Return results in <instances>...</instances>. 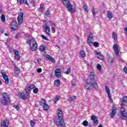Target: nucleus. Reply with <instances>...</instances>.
I'll list each match as a JSON object with an SVG mask.
<instances>
[{"mask_svg": "<svg viewBox=\"0 0 127 127\" xmlns=\"http://www.w3.org/2000/svg\"><path fill=\"white\" fill-rule=\"evenodd\" d=\"M39 50L40 51H41V52H43V51L45 50V45L40 46Z\"/></svg>", "mask_w": 127, "mask_h": 127, "instance_id": "24", "label": "nucleus"}, {"mask_svg": "<svg viewBox=\"0 0 127 127\" xmlns=\"http://www.w3.org/2000/svg\"><path fill=\"white\" fill-rule=\"evenodd\" d=\"M24 2L25 4H26L27 5H29V3H28L27 0H24Z\"/></svg>", "mask_w": 127, "mask_h": 127, "instance_id": "55", "label": "nucleus"}, {"mask_svg": "<svg viewBox=\"0 0 127 127\" xmlns=\"http://www.w3.org/2000/svg\"><path fill=\"white\" fill-rule=\"evenodd\" d=\"M10 28L11 30L13 31H15V30H17V22L15 21H12L10 24Z\"/></svg>", "mask_w": 127, "mask_h": 127, "instance_id": "7", "label": "nucleus"}, {"mask_svg": "<svg viewBox=\"0 0 127 127\" xmlns=\"http://www.w3.org/2000/svg\"><path fill=\"white\" fill-rule=\"evenodd\" d=\"M123 106H125L127 107V96H125L123 97L122 104H121V108L120 109V112L122 115V120H127V111H126V109L125 108L123 107Z\"/></svg>", "mask_w": 127, "mask_h": 127, "instance_id": "3", "label": "nucleus"}, {"mask_svg": "<svg viewBox=\"0 0 127 127\" xmlns=\"http://www.w3.org/2000/svg\"><path fill=\"white\" fill-rule=\"evenodd\" d=\"M113 114H116L117 113V108H116V106H113V107L112 108V112Z\"/></svg>", "mask_w": 127, "mask_h": 127, "instance_id": "28", "label": "nucleus"}, {"mask_svg": "<svg viewBox=\"0 0 127 127\" xmlns=\"http://www.w3.org/2000/svg\"><path fill=\"white\" fill-rule=\"evenodd\" d=\"M17 21L18 25H20L21 23L23 22V13L22 12H20L18 15L17 17Z\"/></svg>", "mask_w": 127, "mask_h": 127, "instance_id": "8", "label": "nucleus"}, {"mask_svg": "<svg viewBox=\"0 0 127 127\" xmlns=\"http://www.w3.org/2000/svg\"><path fill=\"white\" fill-rule=\"evenodd\" d=\"M37 72H38V73H41V72H42V69H41V68H38Z\"/></svg>", "mask_w": 127, "mask_h": 127, "instance_id": "54", "label": "nucleus"}, {"mask_svg": "<svg viewBox=\"0 0 127 127\" xmlns=\"http://www.w3.org/2000/svg\"><path fill=\"white\" fill-rule=\"evenodd\" d=\"M60 99V96H57L54 99V102H55V103H57V102L59 101Z\"/></svg>", "mask_w": 127, "mask_h": 127, "instance_id": "32", "label": "nucleus"}, {"mask_svg": "<svg viewBox=\"0 0 127 127\" xmlns=\"http://www.w3.org/2000/svg\"><path fill=\"white\" fill-rule=\"evenodd\" d=\"M95 55H99L101 54V52L98 53V52H96L95 53Z\"/></svg>", "mask_w": 127, "mask_h": 127, "instance_id": "61", "label": "nucleus"}, {"mask_svg": "<svg viewBox=\"0 0 127 127\" xmlns=\"http://www.w3.org/2000/svg\"><path fill=\"white\" fill-rule=\"evenodd\" d=\"M92 39H90L89 38L87 39V43L90 45V46H92V45H93V42H92Z\"/></svg>", "mask_w": 127, "mask_h": 127, "instance_id": "25", "label": "nucleus"}, {"mask_svg": "<svg viewBox=\"0 0 127 127\" xmlns=\"http://www.w3.org/2000/svg\"><path fill=\"white\" fill-rule=\"evenodd\" d=\"M114 61V59L112 58V57H109L108 58V62L109 63H110V64H112L113 63V61Z\"/></svg>", "mask_w": 127, "mask_h": 127, "instance_id": "33", "label": "nucleus"}, {"mask_svg": "<svg viewBox=\"0 0 127 127\" xmlns=\"http://www.w3.org/2000/svg\"><path fill=\"white\" fill-rule=\"evenodd\" d=\"M18 3L20 4H22L24 3V0H17Z\"/></svg>", "mask_w": 127, "mask_h": 127, "instance_id": "44", "label": "nucleus"}, {"mask_svg": "<svg viewBox=\"0 0 127 127\" xmlns=\"http://www.w3.org/2000/svg\"><path fill=\"white\" fill-rule=\"evenodd\" d=\"M1 74L4 79L5 80V85H8V83L9 82V80H8V76L2 71L1 72Z\"/></svg>", "mask_w": 127, "mask_h": 127, "instance_id": "10", "label": "nucleus"}, {"mask_svg": "<svg viewBox=\"0 0 127 127\" xmlns=\"http://www.w3.org/2000/svg\"><path fill=\"white\" fill-rule=\"evenodd\" d=\"M91 121H93V124H94V126H97L98 124V117L96 116H93L91 117Z\"/></svg>", "mask_w": 127, "mask_h": 127, "instance_id": "14", "label": "nucleus"}, {"mask_svg": "<svg viewBox=\"0 0 127 127\" xmlns=\"http://www.w3.org/2000/svg\"><path fill=\"white\" fill-rule=\"evenodd\" d=\"M13 53H14V54H15V55H18L19 52H18V51H17V50H14Z\"/></svg>", "mask_w": 127, "mask_h": 127, "instance_id": "49", "label": "nucleus"}, {"mask_svg": "<svg viewBox=\"0 0 127 127\" xmlns=\"http://www.w3.org/2000/svg\"><path fill=\"white\" fill-rule=\"evenodd\" d=\"M91 11L93 14V15H96V13H98V12H96L95 11V8H93L92 9H91Z\"/></svg>", "mask_w": 127, "mask_h": 127, "instance_id": "43", "label": "nucleus"}, {"mask_svg": "<svg viewBox=\"0 0 127 127\" xmlns=\"http://www.w3.org/2000/svg\"><path fill=\"white\" fill-rule=\"evenodd\" d=\"M107 17L109 19L113 18V13L110 11H107Z\"/></svg>", "mask_w": 127, "mask_h": 127, "instance_id": "18", "label": "nucleus"}, {"mask_svg": "<svg viewBox=\"0 0 127 127\" xmlns=\"http://www.w3.org/2000/svg\"><path fill=\"white\" fill-rule=\"evenodd\" d=\"M97 68L98 69V70H99V71H100V70H101V69H102V65H101V64H98L97 65Z\"/></svg>", "mask_w": 127, "mask_h": 127, "instance_id": "42", "label": "nucleus"}, {"mask_svg": "<svg viewBox=\"0 0 127 127\" xmlns=\"http://www.w3.org/2000/svg\"><path fill=\"white\" fill-rule=\"evenodd\" d=\"M37 63L39 64L40 63V61H41V59H38L37 60Z\"/></svg>", "mask_w": 127, "mask_h": 127, "instance_id": "59", "label": "nucleus"}, {"mask_svg": "<svg viewBox=\"0 0 127 127\" xmlns=\"http://www.w3.org/2000/svg\"><path fill=\"white\" fill-rule=\"evenodd\" d=\"M43 29L48 35H50V28H49V27L47 26V25H45L44 26Z\"/></svg>", "mask_w": 127, "mask_h": 127, "instance_id": "15", "label": "nucleus"}, {"mask_svg": "<svg viewBox=\"0 0 127 127\" xmlns=\"http://www.w3.org/2000/svg\"><path fill=\"white\" fill-rule=\"evenodd\" d=\"M30 126L31 127H34V122H33L32 121H30Z\"/></svg>", "mask_w": 127, "mask_h": 127, "instance_id": "56", "label": "nucleus"}, {"mask_svg": "<svg viewBox=\"0 0 127 127\" xmlns=\"http://www.w3.org/2000/svg\"><path fill=\"white\" fill-rule=\"evenodd\" d=\"M31 3L33 5V6H35V1L34 0H31Z\"/></svg>", "mask_w": 127, "mask_h": 127, "instance_id": "53", "label": "nucleus"}, {"mask_svg": "<svg viewBox=\"0 0 127 127\" xmlns=\"http://www.w3.org/2000/svg\"><path fill=\"white\" fill-rule=\"evenodd\" d=\"M60 80L59 79L55 80L54 81V84L56 85V86H57V87H59L60 86Z\"/></svg>", "mask_w": 127, "mask_h": 127, "instance_id": "20", "label": "nucleus"}, {"mask_svg": "<svg viewBox=\"0 0 127 127\" xmlns=\"http://www.w3.org/2000/svg\"><path fill=\"white\" fill-rule=\"evenodd\" d=\"M25 37H27V38H28V37H29V35L26 34H25Z\"/></svg>", "mask_w": 127, "mask_h": 127, "instance_id": "62", "label": "nucleus"}, {"mask_svg": "<svg viewBox=\"0 0 127 127\" xmlns=\"http://www.w3.org/2000/svg\"><path fill=\"white\" fill-rule=\"evenodd\" d=\"M82 125L84 127H87V126H88V125H89V122H88V121L85 120V121L83 122Z\"/></svg>", "mask_w": 127, "mask_h": 127, "instance_id": "31", "label": "nucleus"}, {"mask_svg": "<svg viewBox=\"0 0 127 127\" xmlns=\"http://www.w3.org/2000/svg\"><path fill=\"white\" fill-rule=\"evenodd\" d=\"M41 106L42 107V106H44L46 104V101L44 100V99H42L41 101L39 102Z\"/></svg>", "mask_w": 127, "mask_h": 127, "instance_id": "21", "label": "nucleus"}, {"mask_svg": "<svg viewBox=\"0 0 127 127\" xmlns=\"http://www.w3.org/2000/svg\"><path fill=\"white\" fill-rule=\"evenodd\" d=\"M88 38H90V39H93V33H89Z\"/></svg>", "mask_w": 127, "mask_h": 127, "instance_id": "50", "label": "nucleus"}, {"mask_svg": "<svg viewBox=\"0 0 127 127\" xmlns=\"http://www.w3.org/2000/svg\"><path fill=\"white\" fill-rule=\"evenodd\" d=\"M28 97V94L27 93L21 94V95H20V97H21V99H23V100H26V99H27Z\"/></svg>", "mask_w": 127, "mask_h": 127, "instance_id": "17", "label": "nucleus"}, {"mask_svg": "<svg viewBox=\"0 0 127 127\" xmlns=\"http://www.w3.org/2000/svg\"><path fill=\"white\" fill-rule=\"evenodd\" d=\"M55 73H61V68H56L55 70Z\"/></svg>", "mask_w": 127, "mask_h": 127, "instance_id": "39", "label": "nucleus"}, {"mask_svg": "<svg viewBox=\"0 0 127 127\" xmlns=\"http://www.w3.org/2000/svg\"><path fill=\"white\" fill-rule=\"evenodd\" d=\"M124 71L125 72V73H127V67L125 66L124 68Z\"/></svg>", "mask_w": 127, "mask_h": 127, "instance_id": "58", "label": "nucleus"}, {"mask_svg": "<svg viewBox=\"0 0 127 127\" xmlns=\"http://www.w3.org/2000/svg\"><path fill=\"white\" fill-rule=\"evenodd\" d=\"M115 115H116V114H115V113H113L111 112V113L110 114V118L111 119H114V118L115 117Z\"/></svg>", "mask_w": 127, "mask_h": 127, "instance_id": "51", "label": "nucleus"}, {"mask_svg": "<svg viewBox=\"0 0 127 127\" xmlns=\"http://www.w3.org/2000/svg\"><path fill=\"white\" fill-rule=\"evenodd\" d=\"M33 92L34 94H37V93H38V88H34Z\"/></svg>", "mask_w": 127, "mask_h": 127, "instance_id": "41", "label": "nucleus"}, {"mask_svg": "<svg viewBox=\"0 0 127 127\" xmlns=\"http://www.w3.org/2000/svg\"><path fill=\"white\" fill-rule=\"evenodd\" d=\"M42 107H43L44 111H48L49 109V106L46 104L42 106Z\"/></svg>", "mask_w": 127, "mask_h": 127, "instance_id": "19", "label": "nucleus"}, {"mask_svg": "<svg viewBox=\"0 0 127 127\" xmlns=\"http://www.w3.org/2000/svg\"><path fill=\"white\" fill-rule=\"evenodd\" d=\"M76 82L77 81H76V79H73L72 83H71L72 86H75Z\"/></svg>", "mask_w": 127, "mask_h": 127, "instance_id": "40", "label": "nucleus"}, {"mask_svg": "<svg viewBox=\"0 0 127 127\" xmlns=\"http://www.w3.org/2000/svg\"><path fill=\"white\" fill-rule=\"evenodd\" d=\"M105 91L109 98V100L111 101H113V99H112V97L111 96V91H110V89L107 86H105Z\"/></svg>", "mask_w": 127, "mask_h": 127, "instance_id": "12", "label": "nucleus"}, {"mask_svg": "<svg viewBox=\"0 0 127 127\" xmlns=\"http://www.w3.org/2000/svg\"><path fill=\"white\" fill-rule=\"evenodd\" d=\"M20 37H21V34H20V33H18L17 34V35L16 36V38L17 39H19V38H20Z\"/></svg>", "mask_w": 127, "mask_h": 127, "instance_id": "46", "label": "nucleus"}, {"mask_svg": "<svg viewBox=\"0 0 127 127\" xmlns=\"http://www.w3.org/2000/svg\"><path fill=\"white\" fill-rule=\"evenodd\" d=\"M55 76L57 78H60L61 77V72H55Z\"/></svg>", "mask_w": 127, "mask_h": 127, "instance_id": "29", "label": "nucleus"}, {"mask_svg": "<svg viewBox=\"0 0 127 127\" xmlns=\"http://www.w3.org/2000/svg\"><path fill=\"white\" fill-rule=\"evenodd\" d=\"M4 35H5V36H8V34L7 33H5Z\"/></svg>", "mask_w": 127, "mask_h": 127, "instance_id": "63", "label": "nucleus"}, {"mask_svg": "<svg viewBox=\"0 0 127 127\" xmlns=\"http://www.w3.org/2000/svg\"><path fill=\"white\" fill-rule=\"evenodd\" d=\"M52 33H55V28H52Z\"/></svg>", "mask_w": 127, "mask_h": 127, "instance_id": "60", "label": "nucleus"}, {"mask_svg": "<svg viewBox=\"0 0 127 127\" xmlns=\"http://www.w3.org/2000/svg\"><path fill=\"white\" fill-rule=\"evenodd\" d=\"M98 127H103V126H102V125H99V126H98Z\"/></svg>", "mask_w": 127, "mask_h": 127, "instance_id": "64", "label": "nucleus"}, {"mask_svg": "<svg viewBox=\"0 0 127 127\" xmlns=\"http://www.w3.org/2000/svg\"><path fill=\"white\" fill-rule=\"evenodd\" d=\"M83 7L84 9L86 11V12H88V11H89V10H88V6L87 5V4H84L83 6Z\"/></svg>", "mask_w": 127, "mask_h": 127, "instance_id": "35", "label": "nucleus"}, {"mask_svg": "<svg viewBox=\"0 0 127 127\" xmlns=\"http://www.w3.org/2000/svg\"><path fill=\"white\" fill-rule=\"evenodd\" d=\"M92 44H93V45L95 46V47H99L100 45L99 43L97 42H95L94 43H92Z\"/></svg>", "mask_w": 127, "mask_h": 127, "instance_id": "38", "label": "nucleus"}, {"mask_svg": "<svg viewBox=\"0 0 127 127\" xmlns=\"http://www.w3.org/2000/svg\"><path fill=\"white\" fill-rule=\"evenodd\" d=\"M34 87H35V85L34 84H30L27 85L25 89L26 94H30V91L32 90V89H34Z\"/></svg>", "mask_w": 127, "mask_h": 127, "instance_id": "9", "label": "nucleus"}, {"mask_svg": "<svg viewBox=\"0 0 127 127\" xmlns=\"http://www.w3.org/2000/svg\"><path fill=\"white\" fill-rule=\"evenodd\" d=\"M10 101V96L8 93L5 92L2 94V98L1 100V103L3 106H5Z\"/></svg>", "mask_w": 127, "mask_h": 127, "instance_id": "5", "label": "nucleus"}, {"mask_svg": "<svg viewBox=\"0 0 127 127\" xmlns=\"http://www.w3.org/2000/svg\"><path fill=\"white\" fill-rule=\"evenodd\" d=\"M62 1L64 6L66 7L68 11H70L71 13L75 12V9L73 8V6H72L69 0H62Z\"/></svg>", "mask_w": 127, "mask_h": 127, "instance_id": "4", "label": "nucleus"}, {"mask_svg": "<svg viewBox=\"0 0 127 127\" xmlns=\"http://www.w3.org/2000/svg\"><path fill=\"white\" fill-rule=\"evenodd\" d=\"M13 108H14V109H16L17 111H18V110H19V107H18V105H14Z\"/></svg>", "mask_w": 127, "mask_h": 127, "instance_id": "52", "label": "nucleus"}, {"mask_svg": "<svg viewBox=\"0 0 127 127\" xmlns=\"http://www.w3.org/2000/svg\"><path fill=\"white\" fill-rule=\"evenodd\" d=\"M46 58H47V59H49V60L51 62H52V63H55V62H56L55 59H54V58H52L51 55H46Z\"/></svg>", "mask_w": 127, "mask_h": 127, "instance_id": "16", "label": "nucleus"}, {"mask_svg": "<svg viewBox=\"0 0 127 127\" xmlns=\"http://www.w3.org/2000/svg\"><path fill=\"white\" fill-rule=\"evenodd\" d=\"M112 36L114 40H117V39H118V35H117V34L116 33H113Z\"/></svg>", "mask_w": 127, "mask_h": 127, "instance_id": "27", "label": "nucleus"}, {"mask_svg": "<svg viewBox=\"0 0 127 127\" xmlns=\"http://www.w3.org/2000/svg\"><path fill=\"white\" fill-rule=\"evenodd\" d=\"M62 111L58 109V117L54 119V123L57 126H60L61 127H65V123L63 120Z\"/></svg>", "mask_w": 127, "mask_h": 127, "instance_id": "2", "label": "nucleus"}, {"mask_svg": "<svg viewBox=\"0 0 127 127\" xmlns=\"http://www.w3.org/2000/svg\"><path fill=\"white\" fill-rule=\"evenodd\" d=\"M29 45L30 48L32 51H36V50H37L38 45H37V42L34 39L29 40Z\"/></svg>", "mask_w": 127, "mask_h": 127, "instance_id": "6", "label": "nucleus"}, {"mask_svg": "<svg viewBox=\"0 0 127 127\" xmlns=\"http://www.w3.org/2000/svg\"><path fill=\"white\" fill-rule=\"evenodd\" d=\"M44 9H45V7H44V5L42 3L40 4V7L39 8V11H43V10H44Z\"/></svg>", "mask_w": 127, "mask_h": 127, "instance_id": "23", "label": "nucleus"}, {"mask_svg": "<svg viewBox=\"0 0 127 127\" xmlns=\"http://www.w3.org/2000/svg\"><path fill=\"white\" fill-rule=\"evenodd\" d=\"M113 49L115 51L116 56H119V54H120V52L119 51V46H118V44H114V45H113Z\"/></svg>", "mask_w": 127, "mask_h": 127, "instance_id": "11", "label": "nucleus"}, {"mask_svg": "<svg viewBox=\"0 0 127 127\" xmlns=\"http://www.w3.org/2000/svg\"><path fill=\"white\" fill-rule=\"evenodd\" d=\"M1 21H2V22H4V21H5V16H4V15H3V14L1 15Z\"/></svg>", "mask_w": 127, "mask_h": 127, "instance_id": "34", "label": "nucleus"}, {"mask_svg": "<svg viewBox=\"0 0 127 127\" xmlns=\"http://www.w3.org/2000/svg\"><path fill=\"white\" fill-rule=\"evenodd\" d=\"M74 100H76V96H70L69 97V99H68V102H72L74 101Z\"/></svg>", "mask_w": 127, "mask_h": 127, "instance_id": "22", "label": "nucleus"}, {"mask_svg": "<svg viewBox=\"0 0 127 127\" xmlns=\"http://www.w3.org/2000/svg\"><path fill=\"white\" fill-rule=\"evenodd\" d=\"M97 57L99 59H100L101 60H103V59H104V56H103L101 54H100Z\"/></svg>", "mask_w": 127, "mask_h": 127, "instance_id": "36", "label": "nucleus"}, {"mask_svg": "<svg viewBox=\"0 0 127 127\" xmlns=\"http://www.w3.org/2000/svg\"><path fill=\"white\" fill-rule=\"evenodd\" d=\"M50 15V11L48 10V11H47L46 12V15Z\"/></svg>", "mask_w": 127, "mask_h": 127, "instance_id": "57", "label": "nucleus"}, {"mask_svg": "<svg viewBox=\"0 0 127 127\" xmlns=\"http://www.w3.org/2000/svg\"><path fill=\"white\" fill-rule=\"evenodd\" d=\"M42 37L43 39H44L45 40H47V41H49V39L48 38H46V37L43 35H42Z\"/></svg>", "mask_w": 127, "mask_h": 127, "instance_id": "45", "label": "nucleus"}, {"mask_svg": "<svg viewBox=\"0 0 127 127\" xmlns=\"http://www.w3.org/2000/svg\"><path fill=\"white\" fill-rule=\"evenodd\" d=\"M9 121L8 120H3L1 122L0 127H8Z\"/></svg>", "mask_w": 127, "mask_h": 127, "instance_id": "13", "label": "nucleus"}, {"mask_svg": "<svg viewBox=\"0 0 127 127\" xmlns=\"http://www.w3.org/2000/svg\"><path fill=\"white\" fill-rule=\"evenodd\" d=\"M19 71H20V70L19 69V68H18V67H15L14 73H15V74H16V75H17V74H18V73H19Z\"/></svg>", "mask_w": 127, "mask_h": 127, "instance_id": "26", "label": "nucleus"}, {"mask_svg": "<svg viewBox=\"0 0 127 127\" xmlns=\"http://www.w3.org/2000/svg\"><path fill=\"white\" fill-rule=\"evenodd\" d=\"M89 78L90 82L85 84V89L89 91L93 90V89H97L98 86V83H97V81L95 79V75L93 74V72H90Z\"/></svg>", "mask_w": 127, "mask_h": 127, "instance_id": "1", "label": "nucleus"}, {"mask_svg": "<svg viewBox=\"0 0 127 127\" xmlns=\"http://www.w3.org/2000/svg\"><path fill=\"white\" fill-rule=\"evenodd\" d=\"M80 55L82 58L86 57V53L84 51H81L80 52Z\"/></svg>", "mask_w": 127, "mask_h": 127, "instance_id": "30", "label": "nucleus"}, {"mask_svg": "<svg viewBox=\"0 0 127 127\" xmlns=\"http://www.w3.org/2000/svg\"><path fill=\"white\" fill-rule=\"evenodd\" d=\"M51 26L52 27V28H53L55 27V26H56V25L55 24V23L51 22Z\"/></svg>", "mask_w": 127, "mask_h": 127, "instance_id": "48", "label": "nucleus"}, {"mask_svg": "<svg viewBox=\"0 0 127 127\" xmlns=\"http://www.w3.org/2000/svg\"><path fill=\"white\" fill-rule=\"evenodd\" d=\"M71 72V67H68L66 71L65 72V74H66L67 75H69V73Z\"/></svg>", "mask_w": 127, "mask_h": 127, "instance_id": "37", "label": "nucleus"}, {"mask_svg": "<svg viewBox=\"0 0 127 127\" xmlns=\"http://www.w3.org/2000/svg\"><path fill=\"white\" fill-rule=\"evenodd\" d=\"M14 57H15V59H16V60H18V59L20 58V56L19 55V54L15 55Z\"/></svg>", "mask_w": 127, "mask_h": 127, "instance_id": "47", "label": "nucleus"}]
</instances>
